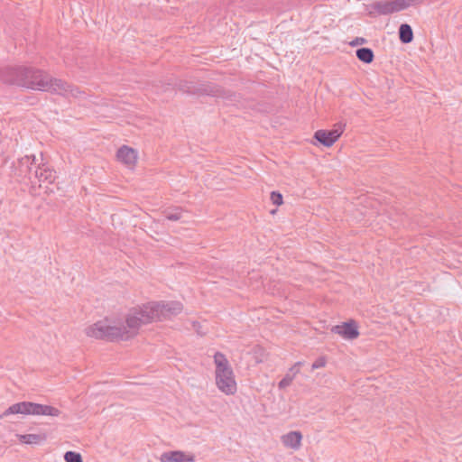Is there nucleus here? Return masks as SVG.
Returning <instances> with one entry per match:
<instances>
[{"mask_svg": "<svg viewBox=\"0 0 462 462\" xmlns=\"http://www.w3.org/2000/svg\"><path fill=\"white\" fill-rule=\"evenodd\" d=\"M344 132L343 125H339L332 130L319 129L314 133V139L325 147L332 146Z\"/></svg>", "mask_w": 462, "mask_h": 462, "instance_id": "6e6552de", "label": "nucleus"}, {"mask_svg": "<svg viewBox=\"0 0 462 462\" xmlns=\"http://www.w3.org/2000/svg\"><path fill=\"white\" fill-rule=\"evenodd\" d=\"M184 214L185 211H183L180 208L175 207V208H166L163 211V217L165 219L170 221H185L184 220Z\"/></svg>", "mask_w": 462, "mask_h": 462, "instance_id": "2eb2a0df", "label": "nucleus"}, {"mask_svg": "<svg viewBox=\"0 0 462 462\" xmlns=\"http://www.w3.org/2000/svg\"><path fill=\"white\" fill-rule=\"evenodd\" d=\"M415 0H377L365 5V11L370 17L388 15L401 12L411 6Z\"/></svg>", "mask_w": 462, "mask_h": 462, "instance_id": "0eeeda50", "label": "nucleus"}, {"mask_svg": "<svg viewBox=\"0 0 462 462\" xmlns=\"http://www.w3.org/2000/svg\"><path fill=\"white\" fill-rule=\"evenodd\" d=\"M12 414L23 415H43L51 417H59L61 411L53 406L35 403L32 402H21L9 406L1 417H6Z\"/></svg>", "mask_w": 462, "mask_h": 462, "instance_id": "423d86ee", "label": "nucleus"}, {"mask_svg": "<svg viewBox=\"0 0 462 462\" xmlns=\"http://www.w3.org/2000/svg\"><path fill=\"white\" fill-rule=\"evenodd\" d=\"M366 42V40L363 37H356L351 42H350V45L351 46H358V45H362V44H365Z\"/></svg>", "mask_w": 462, "mask_h": 462, "instance_id": "4be33fe9", "label": "nucleus"}, {"mask_svg": "<svg viewBox=\"0 0 462 462\" xmlns=\"http://www.w3.org/2000/svg\"><path fill=\"white\" fill-rule=\"evenodd\" d=\"M0 80L33 90L51 91L66 97H80L84 95L77 87L61 79H51L40 69L27 67H5L0 69Z\"/></svg>", "mask_w": 462, "mask_h": 462, "instance_id": "f257e3e1", "label": "nucleus"}, {"mask_svg": "<svg viewBox=\"0 0 462 462\" xmlns=\"http://www.w3.org/2000/svg\"><path fill=\"white\" fill-rule=\"evenodd\" d=\"M192 328L199 334V328L200 327L199 323L198 321H192L191 322Z\"/></svg>", "mask_w": 462, "mask_h": 462, "instance_id": "b1692460", "label": "nucleus"}, {"mask_svg": "<svg viewBox=\"0 0 462 462\" xmlns=\"http://www.w3.org/2000/svg\"><path fill=\"white\" fill-rule=\"evenodd\" d=\"M65 462H83L81 455L74 451H67L64 454Z\"/></svg>", "mask_w": 462, "mask_h": 462, "instance_id": "a211bd4d", "label": "nucleus"}, {"mask_svg": "<svg viewBox=\"0 0 462 462\" xmlns=\"http://www.w3.org/2000/svg\"><path fill=\"white\" fill-rule=\"evenodd\" d=\"M326 358L324 356L318 357L311 365L312 370L322 368L326 365Z\"/></svg>", "mask_w": 462, "mask_h": 462, "instance_id": "aec40b11", "label": "nucleus"}, {"mask_svg": "<svg viewBox=\"0 0 462 462\" xmlns=\"http://www.w3.org/2000/svg\"><path fill=\"white\" fill-rule=\"evenodd\" d=\"M301 439L302 435L300 431H291L282 437L283 445L292 449L300 448Z\"/></svg>", "mask_w": 462, "mask_h": 462, "instance_id": "ddd939ff", "label": "nucleus"}, {"mask_svg": "<svg viewBox=\"0 0 462 462\" xmlns=\"http://www.w3.org/2000/svg\"><path fill=\"white\" fill-rule=\"evenodd\" d=\"M175 90L188 95L209 96L221 98L226 104H233L238 101V95L235 92L226 90L217 84L209 82H193L184 79H178L173 83H169Z\"/></svg>", "mask_w": 462, "mask_h": 462, "instance_id": "7ed1b4c3", "label": "nucleus"}, {"mask_svg": "<svg viewBox=\"0 0 462 462\" xmlns=\"http://www.w3.org/2000/svg\"><path fill=\"white\" fill-rule=\"evenodd\" d=\"M162 462H194L195 457L193 455H186L185 452L180 450H173L163 452L161 455Z\"/></svg>", "mask_w": 462, "mask_h": 462, "instance_id": "9d476101", "label": "nucleus"}, {"mask_svg": "<svg viewBox=\"0 0 462 462\" xmlns=\"http://www.w3.org/2000/svg\"><path fill=\"white\" fill-rule=\"evenodd\" d=\"M399 39L403 44H408L413 41V31L410 24L402 23L399 27Z\"/></svg>", "mask_w": 462, "mask_h": 462, "instance_id": "4468645a", "label": "nucleus"}, {"mask_svg": "<svg viewBox=\"0 0 462 462\" xmlns=\"http://www.w3.org/2000/svg\"><path fill=\"white\" fill-rule=\"evenodd\" d=\"M183 306L179 301L146 302V324L170 319L180 314Z\"/></svg>", "mask_w": 462, "mask_h": 462, "instance_id": "39448f33", "label": "nucleus"}, {"mask_svg": "<svg viewBox=\"0 0 462 462\" xmlns=\"http://www.w3.org/2000/svg\"><path fill=\"white\" fill-rule=\"evenodd\" d=\"M35 178L40 182L52 183L56 179V172L46 163L39 164L34 171Z\"/></svg>", "mask_w": 462, "mask_h": 462, "instance_id": "f8f14e48", "label": "nucleus"}, {"mask_svg": "<svg viewBox=\"0 0 462 462\" xmlns=\"http://www.w3.org/2000/svg\"><path fill=\"white\" fill-rule=\"evenodd\" d=\"M270 199L273 205L281 206L283 203L282 195L279 191H272Z\"/></svg>", "mask_w": 462, "mask_h": 462, "instance_id": "6ab92c4d", "label": "nucleus"}, {"mask_svg": "<svg viewBox=\"0 0 462 462\" xmlns=\"http://www.w3.org/2000/svg\"><path fill=\"white\" fill-rule=\"evenodd\" d=\"M300 365H301V363H300V362L296 363V364L293 365V367L291 368V370H295V372H296V373H297V372H299V366H300Z\"/></svg>", "mask_w": 462, "mask_h": 462, "instance_id": "393cba45", "label": "nucleus"}, {"mask_svg": "<svg viewBox=\"0 0 462 462\" xmlns=\"http://www.w3.org/2000/svg\"><path fill=\"white\" fill-rule=\"evenodd\" d=\"M143 318V308L133 309L127 315L126 325L106 319L88 327L86 334L90 337L106 341L127 340L137 333Z\"/></svg>", "mask_w": 462, "mask_h": 462, "instance_id": "f03ea898", "label": "nucleus"}, {"mask_svg": "<svg viewBox=\"0 0 462 462\" xmlns=\"http://www.w3.org/2000/svg\"><path fill=\"white\" fill-rule=\"evenodd\" d=\"M18 439L25 444H39L45 440L46 437L43 434H23L17 435Z\"/></svg>", "mask_w": 462, "mask_h": 462, "instance_id": "f3484780", "label": "nucleus"}, {"mask_svg": "<svg viewBox=\"0 0 462 462\" xmlns=\"http://www.w3.org/2000/svg\"><path fill=\"white\" fill-rule=\"evenodd\" d=\"M214 364L216 365V383L217 388L226 395H233L236 392V382L232 367L226 356L221 352H216L214 355Z\"/></svg>", "mask_w": 462, "mask_h": 462, "instance_id": "20e7f679", "label": "nucleus"}, {"mask_svg": "<svg viewBox=\"0 0 462 462\" xmlns=\"http://www.w3.org/2000/svg\"><path fill=\"white\" fill-rule=\"evenodd\" d=\"M356 56L357 57V59L360 61H362L365 64H370L371 62H373V60L374 59V54L373 50L368 47L358 48L356 51Z\"/></svg>", "mask_w": 462, "mask_h": 462, "instance_id": "dca6fc26", "label": "nucleus"}, {"mask_svg": "<svg viewBox=\"0 0 462 462\" xmlns=\"http://www.w3.org/2000/svg\"><path fill=\"white\" fill-rule=\"evenodd\" d=\"M292 376L286 374L278 383L280 389H284L289 386L292 382Z\"/></svg>", "mask_w": 462, "mask_h": 462, "instance_id": "412c9836", "label": "nucleus"}, {"mask_svg": "<svg viewBox=\"0 0 462 462\" xmlns=\"http://www.w3.org/2000/svg\"><path fill=\"white\" fill-rule=\"evenodd\" d=\"M21 162H22V163H31V164H32V163H34L36 162V157L33 155L32 157V162H31V157L30 156H25L24 158H23L21 160Z\"/></svg>", "mask_w": 462, "mask_h": 462, "instance_id": "5701e85b", "label": "nucleus"}, {"mask_svg": "<svg viewBox=\"0 0 462 462\" xmlns=\"http://www.w3.org/2000/svg\"><path fill=\"white\" fill-rule=\"evenodd\" d=\"M332 332L341 336L344 339L353 340L358 337L359 331L355 320L350 319L340 325L334 326Z\"/></svg>", "mask_w": 462, "mask_h": 462, "instance_id": "1a4fd4ad", "label": "nucleus"}, {"mask_svg": "<svg viewBox=\"0 0 462 462\" xmlns=\"http://www.w3.org/2000/svg\"><path fill=\"white\" fill-rule=\"evenodd\" d=\"M116 157L118 161L125 164L128 168H133L137 160V153L135 150L124 145L117 151Z\"/></svg>", "mask_w": 462, "mask_h": 462, "instance_id": "9b49d317", "label": "nucleus"}]
</instances>
